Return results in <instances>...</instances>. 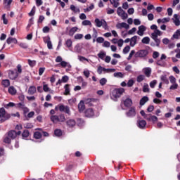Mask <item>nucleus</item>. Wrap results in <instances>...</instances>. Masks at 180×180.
Wrapping results in <instances>:
<instances>
[{"instance_id": "1", "label": "nucleus", "mask_w": 180, "mask_h": 180, "mask_svg": "<svg viewBox=\"0 0 180 180\" xmlns=\"http://www.w3.org/2000/svg\"><path fill=\"white\" fill-rule=\"evenodd\" d=\"M124 92V89L120 88V89H115L112 90V91L110 94V98L112 101L115 102L117 101V99L123 95V93Z\"/></svg>"}, {"instance_id": "2", "label": "nucleus", "mask_w": 180, "mask_h": 180, "mask_svg": "<svg viewBox=\"0 0 180 180\" xmlns=\"http://www.w3.org/2000/svg\"><path fill=\"white\" fill-rule=\"evenodd\" d=\"M11 119V114L8 113L6 110H5L4 108H0V123H4V122H6Z\"/></svg>"}, {"instance_id": "3", "label": "nucleus", "mask_w": 180, "mask_h": 180, "mask_svg": "<svg viewBox=\"0 0 180 180\" xmlns=\"http://www.w3.org/2000/svg\"><path fill=\"white\" fill-rule=\"evenodd\" d=\"M94 23L96 27H103L105 30H108L109 27L108 26V22L104 19L96 18L94 20Z\"/></svg>"}, {"instance_id": "4", "label": "nucleus", "mask_w": 180, "mask_h": 180, "mask_svg": "<svg viewBox=\"0 0 180 180\" xmlns=\"http://www.w3.org/2000/svg\"><path fill=\"white\" fill-rule=\"evenodd\" d=\"M50 119L53 123L57 124L60 122H65V116L64 115L61 114L60 115H51L50 117Z\"/></svg>"}, {"instance_id": "5", "label": "nucleus", "mask_w": 180, "mask_h": 180, "mask_svg": "<svg viewBox=\"0 0 180 180\" xmlns=\"http://www.w3.org/2000/svg\"><path fill=\"white\" fill-rule=\"evenodd\" d=\"M146 56H148V50L141 49L135 53L134 57L136 58H146Z\"/></svg>"}, {"instance_id": "6", "label": "nucleus", "mask_w": 180, "mask_h": 180, "mask_svg": "<svg viewBox=\"0 0 180 180\" xmlns=\"http://www.w3.org/2000/svg\"><path fill=\"white\" fill-rule=\"evenodd\" d=\"M56 63H60L59 65H60L62 68H65V67H68V68H71L72 67L70 63L63 60V58L61 56H57L56 58Z\"/></svg>"}, {"instance_id": "7", "label": "nucleus", "mask_w": 180, "mask_h": 180, "mask_svg": "<svg viewBox=\"0 0 180 180\" xmlns=\"http://www.w3.org/2000/svg\"><path fill=\"white\" fill-rule=\"evenodd\" d=\"M117 13L118 16H120V18H122L123 20L127 19L128 18L127 14L126 13V12H124V11H123V9H122V7H119L117 8Z\"/></svg>"}, {"instance_id": "8", "label": "nucleus", "mask_w": 180, "mask_h": 180, "mask_svg": "<svg viewBox=\"0 0 180 180\" xmlns=\"http://www.w3.org/2000/svg\"><path fill=\"white\" fill-rule=\"evenodd\" d=\"M60 112H65L68 115H71V112L70 111V107L65 106L63 104L58 105Z\"/></svg>"}, {"instance_id": "9", "label": "nucleus", "mask_w": 180, "mask_h": 180, "mask_svg": "<svg viewBox=\"0 0 180 180\" xmlns=\"http://www.w3.org/2000/svg\"><path fill=\"white\" fill-rule=\"evenodd\" d=\"M117 29H126V30H129L130 29V25L126 22H118L116 25Z\"/></svg>"}, {"instance_id": "10", "label": "nucleus", "mask_w": 180, "mask_h": 180, "mask_svg": "<svg viewBox=\"0 0 180 180\" xmlns=\"http://www.w3.org/2000/svg\"><path fill=\"white\" fill-rule=\"evenodd\" d=\"M126 115L127 117H134L136 116V107H131Z\"/></svg>"}, {"instance_id": "11", "label": "nucleus", "mask_w": 180, "mask_h": 180, "mask_svg": "<svg viewBox=\"0 0 180 180\" xmlns=\"http://www.w3.org/2000/svg\"><path fill=\"white\" fill-rule=\"evenodd\" d=\"M137 39H140V37L135 35L132 37L130 39V44L129 46L131 47H134L137 44Z\"/></svg>"}, {"instance_id": "12", "label": "nucleus", "mask_w": 180, "mask_h": 180, "mask_svg": "<svg viewBox=\"0 0 180 180\" xmlns=\"http://www.w3.org/2000/svg\"><path fill=\"white\" fill-rule=\"evenodd\" d=\"M8 77L10 79H16L19 77V73L16 72L15 70H10L8 72Z\"/></svg>"}, {"instance_id": "13", "label": "nucleus", "mask_w": 180, "mask_h": 180, "mask_svg": "<svg viewBox=\"0 0 180 180\" xmlns=\"http://www.w3.org/2000/svg\"><path fill=\"white\" fill-rule=\"evenodd\" d=\"M123 104L125 108H130L131 105H133V101H131V98H127L125 100L123 101Z\"/></svg>"}, {"instance_id": "14", "label": "nucleus", "mask_w": 180, "mask_h": 180, "mask_svg": "<svg viewBox=\"0 0 180 180\" xmlns=\"http://www.w3.org/2000/svg\"><path fill=\"white\" fill-rule=\"evenodd\" d=\"M138 29L137 34H139V36H143L144 32L147 30V28L144 25H140Z\"/></svg>"}, {"instance_id": "15", "label": "nucleus", "mask_w": 180, "mask_h": 180, "mask_svg": "<svg viewBox=\"0 0 180 180\" xmlns=\"http://www.w3.org/2000/svg\"><path fill=\"white\" fill-rule=\"evenodd\" d=\"M137 126L139 127V129H144L146 126H147V122H146L144 120H138Z\"/></svg>"}, {"instance_id": "16", "label": "nucleus", "mask_w": 180, "mask_h": 180, "mask_svg": "<svg viewBox=\"0 0 180 180\" xmlns=\"http://www.w3.org/2000/svg\"><path fill=\"white\" fill-rule=\"evenodd\" d=\"M84 115L86 117H92L94 115V110L92 108L87 109L85 111Z\"/></svg>"}, {"instance_id": "17", "label": "nucleus", "mask_w": 180, "mask_h": 180, "mask_svg": "<svg viewBox=\"0 0 180 180\" xmlns=\"http://www.w3.org/2000/svg\"><path fill=\"white\" fill-rule=\"evenodd\" d=\"M143 72L146 77H150L151 75V68H145L143 69Z\"/></svg>"}, {"instance_id": "18", "label": "nucleus", "mask_w": 180, "mask_h": 180, "mask_svg": "<svg viewBox=\"0 0 180 180\" xmlns=\"http://www.w3.org/2000/svg\"><path fill=\"white\" fill-rule=\"evenodd\" d=\"M148 101H150V98H148V97L143 96L140 100L139 105L141 106H144V105H146V103H147V102H148Z\"/></svg>"}, {"instance_id": "19", "label": "nucleus", "mask_w": 180, "mask_h": 180, "mask_svg": "<svg viewBox=\"0 0 180 180\" xmlns=\"http://www.w3.org/2000/svg\"><path fill=\"white\" fill-rule=\"evenodd\" d=\"M78 109L79 112H83L85 110V103L84 101H81L78 104Z\"/></svg>"}, {"instance_id": "20", "label": "nucleus", "mask_w": 180, "mask_h": 180, "mask_svg": "<svg viewBox=\"0 0 180 180\" xmlns=\"http://www.w3.org/2000/svg\"><path fill=\"white\" fill-rule=\"evenodd\" d=\"M158 36H162V32L160 30H156L151 34V37H158Z\"/></svg>"}, {"instance_id": "21", "label": "nucleus", "mask_w": 180, "mask_h": 180, "mask_svg": "<svg viewBox=\"0 0 180 180\" xmlns=\"http://www.w3.org/2000/svg\"><path fill=\"white\" fill-rule=\"evenodd\" d=\"M37 91L36 86H30L28 89V95H34L35 92Z\"/></svg>"}, {"instance_id": "22", "label": "nucleus", "mask_w": 180, "mask_h": 180, "mask_svg": "<svg viewBox=\"0 0 180 180\" xmlns=\"http://www.w3.org/2000/svg\"><path fill=\"white\" fill-rule=\"evenodd\" d=\"M18 108H20V109H23L24 112H29V108L25 105L24 103H19L17 104Z\"/></svg>"}, {"instance_id": "23", "label": "nucleus", "mask_w": 180, "mask_h": 180, "mask_svg": "<svg viewBox=\"0 0 180 180\" xmlns=\"http://www.w3.org/2000/svg\"><path fill=\"white\" fill-rule=\"evenodd\" d=\"M79 29H78L77 27H73L69 30V36H74L76 32H78Z\"/></svg>"}, {"instance_id": "24", "label": "nucleus", "mask_w": 180, "mask_h": 180, "mask_svg": "<svg viewBox=\"0 0 180 180\" xmlns=\"http://www.w3.org/2000/svg\"><path fill=\"white\" fill-rule=\"evenodd\" d=\"M180 37V29L177 30L172 37V40L176 39V40L179 39Z\"/></svg>"}, {"instance_id": "25", "label": "nucleus", "mask_w": 180, "mask_h": 180, "mask_svg": "<svg viewBox=\"0 0 180 180\" xmlns=\"http://www.w3.org/2000/svg\"><path fill=\"white\" fill-rule=\"evenodd\" d=\"M66 124L68 127H74V126L76 124V122L74 120H68L66 121Z\"/></svg>"}, {"instance_id": "26", "label": "nucleus", "mask_w": 180, "mask_h": 180, "mask_svg": "<svg viewBox=\"0 0 180 180\" xmlns=\"http://www.w3.org/2000/svg\"><path fill=\"white\" fill-rule=\"evenodd\" d=\"M17 92L18 91L13 86H11L8 88V93L10 95H16Z\"/></svg>"}, {"instance_id": "27", "label": "nucleus", "mask_w": 180, "mask_h": 180, "mask_svg": "<svg viewBox=\"0 0 180 180\" xmlns=\"http://www.w3.org/2000/svg\"><path fill=\"white\" fill-rule=\"evenodd\" d=\"M8 136L10 139H16V136H18V134L15 132V131H10L8 133Z\"/></svg>"}, {"instance_id": "28", "label": "nucleus", "mask_w": 180, "mask_h": 180, "mask_svg": "<svg viewBox=\"0 0 180 180\" xmlns=\"http://www.w3.org/2000/svg\"><path fill=\"white\" fill-rule=\"evenodd\" d=\"M6 43L11 44V43H14V44H18V39L16 38L9 37L6 39Z\"/></svg>"}, {"instance_id": "29", "label": "nucleus", "mask_w": 180, "mask_h": 180, "mask_svg": "<svg viewBox=\"0 0 180 180\" xmlns=\"http://www.w3.org/2000/svg\"><path fill=\"white\" fill-rule=\"evenodd\" d=\"M174 18H173V22H174L175 26H179L180 25V20H179V18H178V15L174 14Z\"/></svg>"}, {"instance_id": "30", "label": "nucleus", "mask_w": 180, "mask_h": 180, "mask_svg": "<svg viewBox=\"0 0 180 180\" xmlns=\"http://www.w3.org/2000/svg\"><path fill=\"white\" fill-rule=\"evenodd\" d=\"M98 58H101V60H105V58L106 57V52L103 51H101L98 54H97Z\"/></svg>"}, {"instance_id": "31", "label": "nucleus", "mask_w": 180, "mask_h": 180, "mask_svg": "<svg viewBox=\"0 0 180 180\" xmlns=\"http://www.w3.org/2000/svg\"><path fill=\"white\" fill-rule=\"evenodd\" d=\"M169 20H170L169 18H162V19L159 18V19H158L157 22L158 24H160V23H168V22H169Z\"/></svg>"}, {"instance_id": "32", "label": "nucleus", "mask_w": 180, "mask_h": 180, "mask_svg": "<svg viewBox=\"0 0 180 180\" xmlns=\"http://www.w3.org/2000/svg\"><path fill=\"white\" fill-rule=\"evenodd\" d=\"M82 51V46H81V44H77L75 46V53H81Z\"/></svg>"}, {"instance_id": "33", "label": "nucleus", "mask_w": 180, "mask_h": 180, "mask_svg": "<svg viewBox=\"0 0 180 180\" xmlns=\"http://www.w3.org/2000/svg\"><path fill=\"white\" fill-rule=\"evenodd\" d=\"M86 105H89V106H92L94 105V102H95V98H87L84 101Z\"/></svg>"}, {"instance_id": "34", "label": "nucleus", "mask_w": 180, "mask_h": 180, "mask_svg": "<svg viewBox=\"0 0 180 180\" xmlns=\"http://www.w3.org/2000/svg\"><path fill=\"white\" fill-rule=\"evenodd\" d=\"M1 85H3L4 88H8V86L11 85V82L9 81V79H3L1 81Z\"/></svg>"}, {"instance_id": "35", "label": "nucleus", "mask_w": 180, "mask_h": 180, "mask_svg": "<svg viewBox=\"0 0 180 180\" xmlns=\"http://www.w3.org/2000/svg\"><path fill=\"white\" fill-rule=\"evenodd\" d=\"M97 72L101 75L102 72H106V68L102 67V66H98L97 68Z\"/></svg>"}, {"instance_id": "36", "label": "nucleus", "mask_w": 180, "mask_h": 180, "mask_svg": "<svg viewBox=\"0 0 180 180\" xmlns=\"http://www.w3.org/2000/svg\"><path fill=\"white\" fill-rule=\"evenodd\" d=\"M70 9L72 12H75V13H79L81 12L79 8L75 7V6L72 4L70 6Z\"/></svg>"}, {"instance_id": "37", "label": "nucleus", "mask_w": 180, "mask_h": 180, "mask_svg": "<svg viewBox=\"0 0 180 180\" xmlns=\"http://www.w3.org/2000/svg\"><path fill=\"white\" fill-rule=\"evenodd\" d=\"M65 44L68 49H71V47H72V40L67 39L65 42Z\"/></svg>"}, {"instance_id": "38", "label": "nucleus", "mask_w": 180, "mask_h": 180, "mask_svg": "<svg viewBox=\"0 0 180 180\" xmlns=\"http://www.w3.org/2000/svg\"><path fill=\"white\" fill-rule=\"evenodd\" d=\"M113 75L115 78H123L124 77V75L122 72H115Z\"/></svg>"}, {"instance_id": "39", "label": "nucleus", "mask_w": 180, "mask_h": 180, "mask_svg": "<svg viewBox=\"0 0 180 180\" xmlns=\"http://www.w3.org/2000/svg\"><path fill=\"white\" fill-rule=\"evenodd\" d=\"M82 26H92V22L89 20H85L82 22Z\"/></svg>"}, {"instance_id": "40", "label": "nucleus", "mask_w": 180, "mask_h": 180, "mask_svg": "<svg viewBox=\"0 0 180 180\" xmlns=\"http://www.w3.org/2000/svg\"><path fill=\"white\" fill-rule=\"evenodd\" d=\"M141 41L143 44H150V37H145L142 39Z\"/></svg>"}, {"instance_id": "41", "label": "nucleus", "mask_w": 180, "mask_h": 180, "mask_svg": "<svg viewBox=\"0 0 180 180\" xmlns=\"http://www.w3.org/2000/svg\"><path fill=\"white\" fill-rule=\"evenodd\" d=\"M18 45L20 47H21V49H26L29 48V45L25 42H20V43H18Z\"/></svg>"}, {"instance_id": "42", "label": "nucleus", "mask_w": 180, "mask_h": 180, "mask_svg": "<svg viewBox=\"0 0 180 180\" xmlns=\"http://www.w3.org/2000/svg\"><path fill=\"white\" fill-rule=\"evenodd\" d=\"M64 88H65V95H70V84H65Z\"/></svg>"}, {"instance_id": "43", "label": "nucleus", "mask_w": 180, "mask_h": 180, "mask_svg": "<svg viewBox=\"0 0 180 180\" xmlns=\"http://www.w3.org/2000/svg\"><path fill=\"white\" fill-rule=\"evenodd\" d=\"M54 134L57 137H60V136H63V131H61V129H56L54 131Z\"/></svg>"}, {"instance_id": "44", "label": "nucleus", "mask_w": 180, "mask_h": 180, "mask_svg": "<svg viewBox=\"0 0 180 180\" xmlns=\"http://www.w3.org/2000/svg\"><path fill=\"white\" fill-rule=\"evenodd\" d=\"M110 2L111 4V5H112L114 6V8H117V6H119V5H120L119 1H116V0H110Z\"/></svg>"}, {"instance_id": "45", "label": "nucleus", "mask_w": 180, "mask_h": 180, "mask_svg": "<svg viewBox=\"0 0 180 180\" xmlns=\"http://www.w3.org/2000/svg\"><path fill=\"white\" fill-rule=\"evenodd\" d=\"M151 39H153V40H154V41L156 43L157 47H160V44H161V40H160L158 37H151Z\"/></svg>"}, {"instance_id": "46", "label": "nucleus", "mask_w": 180, "mask_h": 180, "mask_svg": "<svg viewBox=\"0 0 180 180\" xmlns=\"http://www.w3.org/2000/svg\"><path fill=\"white\" fill-rule=\"evenodd\" d=\"M14 71L16 72L18 75L22 74V65H18L17 69H15Z\"/></svg>"}, {"instance_id": "47", "label": "nucleus", "mask_w": 180, "mask_h": 180, "mask_svg": "<svg viewBox=\"0 0 180 180\" xmlns=\"http://www.w3.org/2000/svg\"><path fill=\"white\" fill-rule=\"evenodd\" d=\"M143 92H150V88L148 84L145 83L143 87Z\"/></svg>"}, {"instance_id": "48", "label": "nucleus", "mask_w": 180, "mask_h": 180, "mask_svg": "<svg viewBox=\"0 0 180 180\" xmlns=\"http://www.w3.org/2000/svg\"><path fill=\"white\" fill-rule=\"evenodd\" d=\"M34 139H36L37 140H39V139H41V133H40L39 131H36L34 134Z\"/></svg>"}, {"instance_id": "49", "label": "nucleus", "mask_w": 180, "mask_h": 180, "mask_svg": "<svg viewBox=\"0 0 180 180\" xmlns=\"http://www.w3.org/2000/svg\"><path fill=\"white\" fill-rule=\"evenodd\" d=\"M29 134H30V133L29 132V131L27 129H25L22 134V136L24 139L27 138V136H29Z\"/></svg>"}, {"instance_id": "50", "label": "nucleus", "mask_w": 180, "mask_h": 180, "mask_svg": "<svg viewBox=\"0 0 180 180\" xmlns=\"http://www.w3.org/2000/svg\"><path fill=\"white\" fill-rule=\"evenodd\" d=\"M94 8H95V6H94V4H91L90 6L87 7L86 8H84V12L85 13L91 12V11L94 9Z\"/></svg>"}, {"instance_id": "51", "label": "nucleus", "mask_w": 180, "mask_h": 180, "mask_svg": "<svg viewBox=\"0 0 180 180\" xmlns=\"http://www.w3.org/2000/svg\"><path fill=\"white\" fill-rule=\"evenodd\" d=\"M1 19L3 20L4 25H8V19H6V14H3L1 16Z\"/></svg>"}, {"instance_id": "52", "label": "nucleus", "mask_w": 180, "mask_h": 180, "mask_svg": "<svg viewBox=\"0 0 180 180\" xmlns=\"http://www.w3.org/2000/svg\"><path fill=\"white\" fill-rule=\"evenodd\" d=\"M169 79L172 84H176V78L173 75L169 76Z\"/></svg>"}, {"instance_id": "53", "label": "nucleus", "mask_w": 180, "mask_h": 180, "mask_svg": "<svg viewBox=\"0 0 180 180\" xmlns=\"http://www.w3.org/2000/svg\"><path fill=\"white\" fill-rule=\"evenodd\" d=\"M179 85L176 83H173L172 86H170L169 89L171 91H175V89H178Z\"/></svg>"}, {"instance_id": "54", "label": "nucleus", "mask_w": 180, "mask_h": 180, "mask_svg": "<svg viewBox=\"0 0 180 180\" xmlns=\"http://www.w3.org/2000/svg\"><path fill=\"white\" fill-rule=\"evenodd\" d=\"M83 74L86 77V78H89V75H91V72L88 69H85L83 72Z\"/></svg>"}, {"instance_id": "55", "label": "nucleus", "mask_w": 180, "mask_h": 180, "mask_svg": "<svg viewBox=\"0 0 180 180\" xmlns=\"http://www.w3.org/2000/svg\"><path fill=\"white\" fill-rule=\"evenodd\" d=\"M74 37H75V40H81V39H82L84 37V34H76Z\"/></svg>"}, {"instance_id": "56", "label": "nucleus", "mask_w": 180, "mask_h": 180, "mask_svg": "<svg viewBox=\"0 0 180 180\" xmlns=\"http://www.w3.org/2000/svg\"><path fill=\"white\" fill-rule=\"evenodd\" d=\"M106 82H108V79H106V78H102L100 79V85L102 86L106 85Z\"/></svg>"}, {"instance_id": "57", "label": "nucleus", "mask_w": 180, "mask_h": 180, "mask_svg": "<svg viewBox=\"0 0 180 180\" xmlns=\"http://www.w3.org/2000/svg\"><path fill=\"white\" fill-rule=\"evenodd\" d=\"M27 61H28L29 65L31 66L32 68L36 65V60H32L30 59H28Z\"/></svg>"}, {"instance_id": "58", "label": "nucleus", "mask_w": 180, "mask_h": 180, "mask_svg": "<svg viewBox=\"0 0 180 180\" xmlns=\"http://www.w3.org/2000/svg\"><path fill=\"white\" fill-rule=\"evenodd\" d=\"M130 51V46H127L124 48L122 53L123 54H127Z\"/></svg>"}, {"instance_id": "59", "label": "nucleus", "mask_w": 180, "mask_h": 180, "mask_svg": "<svg viewBox=\"0 0 180 180\" xmlns=\"http://www.w3.org/2000/svg\"><path fill=\"white\" fill-rule=\"evenodd\" d=\"M144 75H141L137 77L136 81L137 82H142V81H144Z\"/></svg>"}, {"instance_id": "60", "label": "nucleus", "mask_w": 180, "mask_h": 180, "mask_svg": "<svg viewBox=\"0 0 180 180\" xmlns=\"http://www.w3.org/2000/svg\"><path fill=\"white\" fill-rule=\"evenodd\" d=\"M84 120L81 118H78L77 119V125L79 127H82V125L84 124Z\"/></svg>"}, {"instance_id": "61", "label": "nucleus", "mask_w": 180, "mask_h": 180, "mask_svg": "<svg viewBox=\"0 0 180 180\" xmlns=\"http://www.w3.org/2000/svg\"><path fill=\"white\" fill-rule=\"evenodd\" d=\"M25 129H33V124L32 123H26L24 124Z\"/></svg>"}, {"instance_id": "62", "label": "nucleus", "mask_w": 180, "mask_h": 180, "mask_svg": "<svg viewBox=\"0 0 180 180\" xmlns=\"http://www.w3.org/2000/svg\"><path fill=\"white\" fill-rule=\"evenodd\" d=\"M127 85L129 86V88L131 87L133 85H134V80H133V79H129Z\"/></svg>"}, {"instance_id": "63", "label": "nucleus", "mask_w": 180, "mask_h": 180, "mask_svg": "<svg viewBox=\"0 0 180 180\" xmlns=\"http://www.w3.org/2000/svg\"><path fill=\"white\" fill-rule=\"evenodd\" d=\"M11 138H10L8 136H6L4 139V142L6 143V144H9L11 143Z\"/></svg>"}, {"instance_id": "64", "label": "nucleus", "mask_w": 180, "mask_h": 180, "mask_svg": "<svg viewBox=\"0 0 180 180\" xmlns=\"http://www.w3.org/2000/svg\"><path fill=\"white\" fill-rule=\"evenodd\" d=\"M43 91H44V92H49L50 89L49 88V85L44 84L43 85Z\"/></svg>"}]
</instances>
